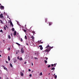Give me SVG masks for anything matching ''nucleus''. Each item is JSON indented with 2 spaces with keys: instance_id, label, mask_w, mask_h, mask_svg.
<instances>
[{
  "instance_id": "nucleus-1",
  "label": "nucleus",
  "mask_w": 79,
  "mask_h": 79,
  "mask_svg": "<svg viewBox=\"0 0 79 79\" xmlns=\"http://www.w3.org/2000/svg\"><path fill=\"white\" fill-rule=\"evenodd\" d=\"M50 48H49L48 49H46L44 51V53H46V52H48V53L50 51Z\"/></svg>"
},
{
  "instance_id": "nucleus-2",
  "label": "nucleus",
  "mask_w": 79,
  "mask_h": 79,
  "mask_svg": "<svg viewBox=\"0 0 79 79\" xmlns=\"http://www.w3.org/2000/svg\"><path fill=\"white\" fill-rule=\"evenodd\" d=\"M35 56H38L39 55V53L37 52V51H35Z\"/></svg>"
},
{
  "instance_id": "nucleus-3",
  "label": "nucleus",
  "mask_w": 79,
  "mask_h": 79,
  "mask_svg": "<svg viewBox=\"0 0 79 79\" xmlns=\"http://www.w3.org/2000/svg\"><path fill=\"white\" fill-rule=\"evenodd\" d=\"M8 23H10V25H11V26H12V27H13V23H12V22H11V21L9 22H8Z\"/></svg>"
},
{
  "instance_id": "nucleus-4",
  "label": "nucleus",
  "mask_w": 79,
  "mask_h": 79,
  "mask_svg": "<svg viewBox=\"0 0 79 79\" xmlns=\"http://www.w3.org/2000/svg\"><path fill=\"white\" fill-rule=\"evenodd\" d=\"M21 52L22 53H24V50H23V48H22L21 49Z\"/></svg>"
},
{
  "instance_id": "nucleus-5",
  "label": "nucleus",
  "mask_w": 79,
  "mask_h": 79,
  "mask_svg": "<svg viewBox=\"0 0 79 79\" xmlns=\"http://www.w3.org/2000/svg\"><path fill=\"white\" fill-rule=\"evenodd\" d=\"M0 17L1 18H3V14H1V15H0Z\"/></svg>"
},
{
  "instance_id": "nucleus-6",
  "label": "nucleus",
  "mask_w": 79,
  "mask_h": 79,
  "mask_svg": "<svg viewBox=\"0 0 79 79\" xmlns=\"http://www.w3.org/2000/svg\"><path fill=\"white\" fill-rule=\"evenodd\" d=\"M0 8L1 9H2V10H4V6H1Z\"/></svg>"
},
{
  "instance_id": "nucleus-7",
  "label": "nucleus",
  "mask_w": 79,
  "mask_h": 79,
  "mask_svg": "<svg viewBox=\"0 0 79 79\" xmlns=\"http://www.w3.org/2000/svg\"><path fill=\"white\" fill-rule=\"evenodd\" d=\"M14 35H16V31H15L14 33Z\"/></svg>"
},
{
  "instance_id": "nucleus-8",
  "label": "nucleus",
  "mask_w": 79,
  "mask_h": 79,
  "mask_svg": "<svg viewBox=\"0 0 79 79\" xmlns=\"http://www.w3.org/2000/svg\"><path fill=\"white\" fill-rule=\"evenodd\" d=\"M52 22H50L49 23V26H50V25H52Z\"/></svg>"
},
{
  "instance_id": "nucleus-9",
  "label": "nucleus",
  "mask_w": 79,
  "mask_h": 79,
  "mask_svg": "<svg viewBox=\"0 0 79 79\" xmlns=\"http://www.w3.org/2000/svg\"><path fill=\"white\" fill-rule=\"evenodd\" d=\"M31 38H32V40H34V37L33 36H32L31 37Z\"/></svg>"
},
{
  "instance_id": "nucleus-10",
  "label": "nucleus",
  "mask_w": 79,
  "mask_h": 79,
  "mask_svg": "<svg viewBox=\"0 0 79 79\" xmlns=\"http://www.w3.org/2000/svg\"><path fill=\"white\" fill-rule=\"evenodd\" d=\"M20 74H21V76H23V75H24V74H23V72H21L20 73Z\"/></svg>"
},
{
  "instance_id": "nucleus-11",
  "label": "nucleus",
  "mask_w": 79,
  "mask_h": 79,
  "mask_svg": "<svg viewBox=\"0 0 79 79\" xmlns=\"http://www.w3.org/2000/svg\"><path fill=\"white\" fill-rule=\"evenodd\" d=\"M8 38H9V39H11V36H10V35H8Z\"/></svg>"
},
{
  "instance_id": "nucleus-12",
  "label": "nucleus",
  "mask_w": 79,
  "mask_h": 79,
  "mask_svg": "<svg viewBox=\"0 0 79 79\" xmlns=\"http://www.w3.org/2000/svg\"><path fill=\"white\" fill-rule=\"evenodd\" d=\"M10 66L11 68H13V65H12V64H10Z\"/></svg>"
},
{
  "instance_id": "nucleus-13",
  "label": "nucleus",
  "mask_w": 79,
  "mask_h": 79,
  "mask_svg": "<svg viewBox=\"0 0 79 79\" xmlns=\"http://www.w3.org/2000/svg\"><path fill=\"white\" fill-rule=\"evenodd\" d=\"M49 47V45H48L46 46V48H48Z\"/></svg>"
},
{
  "instance_id": "nucleus-14",
  "label": "nucleus",
  "mask_w": 79,
  "mask_h": 79,
  "mask_svg": "<svg viewBox=\"0 0 79 79\" xmlns=\"http://www.w3.org/2000/svg\"><path fill=\"white\" fill-rule=\"evenodd\" d=\"M16 44H17V45H19V46H20V45H21V44H19V43H16Z\"/></svg>"
},
{
  "instance_id": "nucleus-15",
  "label": "nucleus",
  "mask_w": 79,
  "mask_h": 79,
  "mask_svg": "<svg viewBox=\"0 0 79 79\" xmlns=\"http://www.w3.org/2000/svg\"><path fill=\"white\" fill-rule=\"evenodd\" d=\"M17 61V60H15L14 61V63H16Z\"/></svg>"
},
{
  "instance_id": "nucleus-16",
  "label": "nucleus",
  "mask_w": 79,
  "mask_h": 79,
  "mask_svg": "<svg viewBox=\"0 0 79 79\" xmlns=\"http://www.w3.org/2000/svg\"><path fill=\"white\" fill-rule=\"evenodd\" d=\"M40 76H42V73H40Z\"/></svg>"
},
{
  "instance_id": "nucleus-17",
  "label": "nucleus",
  "mask_w": 79,
  "mask_h": 79,
  "mask_svg": "<svg viewBox=\"0 0 79 79\" xmlns=\"http://www.w3.org/2000/svg\"><path fill=\"white\" fill-rule=\"evenodd\" d=\"M12 31H15V29H14V28H12Z\"/></svg>"
},
{
  "instance_id": "nucleus-18",
  "label": "nucleus",
  "mask_w": 79,
  "mask_h": 79,
  "mask_svg": "<svg viewBox=\"0 0 79 79\" xmlns=\"http://www.w3.org/2000/svg\"><path fill=\"white\" fill-rule=\"evenodd\" d=\"M18 52H19V51H17L16 52V54H18Z\"/></svg>"
},
{
  "instance_id": "nucleus-19",
  "label": "nucleus",
  "mask_w": 79,
  "mask_h": 79,
  "mask_svg": "<svg viewBox=\"0 0 79 79\" xmlns=\"http://www.w3.org/2000/svg\"><path fill=\"white\" fill-rule=\"evenodd\" d=\"M0 21L1 22H0L1 23H2V24H3V22L2 21V20H0Z\"/></svg>"
},
{
  "instance_id": "nucleus-20",
  "label": "nucleus",
  "mask_w": 79,
  "mask_h": 79,
  "mask_svg": "<svg viewBox=\"0 0 79 79\" xmlns=\"http://www.w3.org/2000/svg\"><path fill=\"white\" fill-rule=\"evenodd\" d=\"M25 39H27V36H26V35L25 36Z\"/></svg>"
},
{
  "instance_id": "nucleus-21",
  "label": "nucleus",
  "mask_w": 79,
  "mask_h": 79,
  "mask_svg": "<svg viewBox=\"0 0 79 79\" xmlns=\"http://www.w3.org/2000/svg\"><path fill=\"white\" fill-rule=\"evenodd\" d=\"M44 61H45V64H46V63H47V61L46 60H45Z\"/></svg>"
},
{
  "instance_id": "nucleus-22",
  "label": "nucleus",
  "mask_w": 79,
  "mask_h": 79,
  "mask_svg": "<svg viewBox=\"0 0 79 79\" xmlns=\"http://www.w3.org/2000/svg\"><path fill=\"white\" fill-rule=\"evenodd\" d=\"M40 49L42 50L43 49V48L42 47H41L40 48Z\"/></svg>"
},
{
  "instance_id": "nucleus-23",
  "label": "nucleus",
  "mask_w": 79,
  "mask_h": 79,
  "mask_svg": "<svg viewBox=\"0 0 79 79\" xmlns=\"http://www.w3.org/2000/svg\"><path fill=\"white\" fill-rule=\"evenodd\" d=\"M52 70H55V68H52V69H51Z\"/></svg>"
},
{
  "instance_id": "nucleus-24",
  "label": "nucleus",
  "mask_w": 79,
  "mask_h": 79,
  "mask_svg": "<svg viewBox=\"0 0 79 79\" xmlns=\"http://www.w3.org/2000/svg\"><path fill=\"white\" fill-rule=\"evenodd\" d=\"M4 69H5V70H7V69L6 67H4Z\"/></svg>"
},
{
  "instance_id": "nucleus-25",
  "label": "nucleus",
  "mask_w": 79,
  "mask_h": 79,
  "mask_svg": "<svg viewBox=\"0 0 79 79\" xmlns=\"http://www.w3.org/2000/svg\"><path fill=\"white\" fill-rule=\"evenodd\" d=\"M47 19H45V23H47Z\"/></svg>"
},
{
  "instance_id": "nucleus-26",
  "label": "nucleus",
  "mask_w": 79,
  "mask_h": 79,
  "mask_svg": "<svg viewBox=\"0 0 79 79\" xmlns=\"http://www.w3.org/2000/svg\"><path fill=\"white\" fill-rule=\"evenodd\" d=\"M8 60H10V56H8Z\"/></svg>"
},
{
  "instance_id": "nucleus-27",
  "label": "nucleus",
  "mask_w": 79,
  "mask_h": 79,
  "mask_svg": "<svg viewBox=\"0 0 79 79\" xmlns=\"http://www.w3.org/2000/svg\"><path fill=\"white\" fill-rule=\"evenodd\" d=\"M53 47H50L49 48H50V49H52V48H53Z\"/></svg>"
},
{
  "instance_id": "nucleus-28",
  "label": "nucleus",
  "mask_w": 79,
  "mask_h": 79,
  "mask_svg": "<svg viewBox=\"0 0 79 79\" xmlns=\"http://www.w3.org/2000/svg\"><path fill=\"white\" fill-rule=\"evenodd\" d=\"M0 32H3V31L2 30H0Z\"/></svg>"
},
{
  "instance_id": "nucleus-29",
  "label": "nucleus",
  "mask_w": 79,
  "mask_h": 79,
  "mask_svg": "<svg viewBox=\"0 0 79 79\" xmlns=\"http://www.w3.org/2000/svg\"><path fill=\"white\" fill-rule=\"evenodd\" d=\"M4 30H6V27H4Z\"/></svg>"
},
{
  "instance_id": "nucleus-30",
  "label": "nucleus",
  "mask_w": 79,
  "mask_h": 79,
  "mask_svg": "<svg viewBox=\"0 0 79 79\" xmlns=\"http://www.w3.org/2000/svg\"><path fill=\"white\" fill-rule=\"evenodd\" d=\"M45 60H48V58H47V57H45Z\"/></svg>"
},
{
  "instance_id": "nucleus-31",
  "label": "nucleus",
  "mask_w": 79,
  "mask_h": 79,
  "mask_svg": "<svg viewBox=\"0 0 79 79\" xmlns=\"http://www.w3.org/2000/svg\"><path fill=\"white\" fill-rule=\"evenodd\" d=\"M17 59H18V60H19V56H18L17 57Z\"/></svg>"
},
{
  "instance_id": "nucleus-32",
  "label": "nucleus",
  "mask_w": 79,
  "mask_h": 79,
  "mask_svg": "<svg viewBox=\"0 0 79 79\" xmlns=\"http://www.w3.org/2000/svg\"><path fill=\"white\" fill-rule=\"evenodd\" d=\"M55 78H56L57 77V76L56 75L55 76Z\"/></svg>"
},
{
  "instance_id": "nucleus-33",
  "label": "nucleus",
  "mask_w": 79,
  "mask_h": 79,
  "mask_svg": "<svg viewBox=\"0 0 79 79\" xmlns=\"http://www.w3.org/2000/svg\"><path fill=\"white\" fill-rule=\"evenodd\" d=\"M23 31H24L25 32H26V30L25 29H23Z\"/></svg>"
},
{
  "instance_id": "nucleus-34",
  "label": "nucleus",
  "mask_w": 79,
  "mask_h": 79,
  "mask_svg": "<svg viewBox=\"0 0 79 79\" xmlns=\"http://www.w3.org/2000/svg\"><path fill=\"white\" fill-rule=\"evenodd\" d=\"M29 76L30 77H32V74H30Z\"/></svg>"
},
{
  "instance_id": "nucleus-35",
  "label": "nucleus",
  "mask_w": 79,
  "mask_h": 79,
  "mask_svg": "<svg viewBox=\"0 0 79 79\" xmlns=\"http://www.w3.org/2000/svg\"><path fill=\"white\" fill-rule=\"evenodd\" d=\"M50 65H48V68H50Z\"/></svg>"
},
{
  "instance_id": "nucleus-36",
  "label": "nucleus",
  "mask_w": 79,
  "mask_h": 79,
  "mask_svg": "<svg viewBox=\"0 0 79 79\" xmlns=\"http://www.w3.org/2000/svg\"><path fill=\"white\" fill-rule=\"evenodd\" d=\"M19 60H23V58H22V57H20L19 58Z\"/></svg>"
},
{
  "instance_id": "nucleus-37",
  "label": "nucleus",
  "mask_w": 79,
  "mask_h": 79,
  "mask_svg": "<svg viewBox=\"0 0 79 79\" xmlns=\"http://www.w3.org/2000/svg\"><path fill=\"white\" fill-rule=\"evenodd\" d=\"M26 45H29V44H28L27 43H26Z\"/></svg>"
},
{
  "instance_id": "nucleus-38",
  "label": "nucleus",
  "mask_w": 79,
  "mask_h": 79,
  "mask_svg": "<svg viewBox=\"0 0 79 79\" xmlns=\"http://www.w3.org/2000/svg\"><path fill=\"white\" fill-rule=\"evenodd\" d=\"M8 50H10V48H9L8 49Z\"/></svg>"
},
{
  "instance_id": "nucleus-39",
  "label": "nucleus",
  "mask_w": 79,
  "mask_h": 79,
  "mask_svg": "<svg viewBox=\"0 0 79 79\" xmlns=\"http://www.w3.org/2000/svg\"><path fill=\"white\" fill-rule=\"evenodd\" d=\"M39 47H40H40H42V46L40 45V46H39Z\"/></svg>"
},
{
  "instance_id": "nucleus-40",
  "label": "nucleus",
  "mask_w": 79,
  "mask_h": 79,
  "mask_svg": "<svg viewBox=\"0 0 79 79\" xmlns=\"http://www.w3.org/2000/svg\"><path fill=\"white\" fill-rule=\"evenodd\" d=\"M35 59L36 60L37 59V57H34Z\"/></svg>"
},
{
  "instance_id": "nucleus-41",
  "label": "nucleus",
  "mask_w": 79,
  "mask_h": 79,
  "mask_svg": "<svg viewBox=\"0 0 79 79\" xmlns=\"http://www.w3.org/2000/svg\"><path fill=\"white\" fill-rule=\"evenodd\" d=\"M38 44H40V41H38Z\"/></svg>"
},
{
  "instance_id": "nucleus-42",
  "label": "nucleus",
  "mask_w": 79,
  "mask_h": 79,
  "mask_svg": "<svg viewBox=\"0 0 79 79\" xmlns=\"http://www.w3.org/2000/svg\"><path fill=\"white\" fill-rule=\"evenodd\" d=\"M55 64H54V67H55V66H56V65Z\"/></svg>"
},
{
  "instance_id": "nucleus-43",
  "label": "nucleus",
  "mask_w": 79,
  "mask_h": 79,
  "mask_svg": "<svg viewBox=\"0 0 79 79\" xmlns=\"http://www.w3.org/2000/svg\"><path fill=\"white\" fill-rule=\"evenodd\" d=\"M23 39H22V38H21V41L22 42V41H23Z\"/></svg>"
},
{
  "instance_id": "nucleus-44",
  "label": "nucleus",
  "mask_w": 79,
  "mask_h": 79,
  "mask_svg": "<svg viewBox=\"0 0 79 79\" xmlns=\"http://www.w3.org/2000/svg\"><path fill=\"white\" fill-rule=\"evenodd\" d=\"M2 68H4V67H5V66H3V65H2Z\"/></svg>"
},
{
  "instance_id": "nucleus-45",
  "label": "nucleus",
  "mask_w": 79,
  "mask_h": 79,
  "mask_svg": "<svg viewBox=\"0 0 79 79\" xmlns=\"http://www.w3.org/2000/svg\"><path fill=\"white\" fill-rule=\"evenodd\" d=\"M28 71H31V69H29Z\"/></svg>"
},
{
  "instance_id": "nucleus-46",
  "label": "nucleus",
  "mask_w": 79,
  "mask_h": 79,
  "mask_svg": "<svg viewBox=\"0 0 79 79\" xmlns=\"http://www.w3.org/2000/svg\"><path fill=\"white\" fill-rule=\"evenodd\" d=\"M40 44H43V42H40Z\"/></svg>"
},
{
  "instance_id": "nucleus-47",
  "label": "nucleus",
  "mask_w": 79,
  "mask_h": 79,
  "mask_svg": "<svg viewBox=\"0 0 79 79\" xmlns=\"http://www.w3.org/2000/svg\"><path fill=\"white\" fill-rule=\"evenodd\" d=\"M27 63V62H25V63H24V64H26Z\"/></svg>"
},
{
  "instance_id": "nucleus-48",
  "label": "nucleus",
  "mask_w": 79,
  "mask_h": 79,
  "mask_svg": "<svg viewBox=\"0 0 79 79\" xmlns=\"http://www.w3.org/2000/svg\"><path fill=\"white\" fill-rule=\"evenodd\" d=\"M54 65H53V64H52V66H53Z\"/></svg>"
},
{
  "instance_id": "nucleus-49",
  "label": "nucleus",
  "mask_w": 79,
  "mask_h": 79,
  "mask_svg": "<svg viewBox=\"0 0 79 79\" xmlns=\"http://www.w3.org/2000/svg\"><path fill=\"white\" fill-rule=\"evenodd\" d=\"M6 27L7 28H8V27H7V26H6Z\"/></svg>"
},
{
  "instance_id": "nucleus-50",
  "label": "nucleus",
  "mask_w": 79,
  "mask_h": 79,
  "mask_svg": "<svg viewBox=\"0 0 79 79\" xmlns=\"http://www.w3.org/2000/svg\"><path fill=\"white\" fill-rule=\"evenodd\" d=\"M31 64H32V66H33V63H31Z\"/></svg>"
},
{
  "instance_id": "nucleus-51",
  "label": "nucleus",
  "mask_w": 79,
  "mask_h": 79,
  "mask_svg": "<svg viewBox=\"0 0 79 79\" xmlns=\"http://www.w3.org/2000/svg\"><path fill=\"white\" fill-rule=\"evenodd\" d=\"M6 63H8V61H6Z\"/></svg>"
},
{
  "instance_id": "nucleus-52",
  "label": "nucleus",
  "mask_w": 79,
  "mask_h": 79,
  "mask_svg": "<svg viewBox=\"0 0 79 79\" xmlns=\"http://www.w3.org/2000/svg\"><path fill=\"white\" fill-rule=\"evenodd\" d=\"M33 71H34L32 70V72H31V73H33Z\"/></svg>"
},
{
  "instance_id": "nucleus-53",
  "label": "nucleus",
  "mask_w": 79,
  "mask_h": 79,
  "mask_svg": "<svg viewBox=\"0 0 79 79\" xmlns=\"http://www.w3.org/2000/svg\"><path fill=\"white\" fill-rule=\"evenodd\" d=\"M0 79H2V77H0Z\"/></svg>"
},
{
  "instance_id": "nucleus-54",
  "label": "nucleus",
  "mask_w": 79,
  "mask_h": 79,
  "mask_svg": "<svg viewBox=\"0 0 79 79\" xmlns=\"http://www.w3.org/2000/svg\"><path fill=\"white\" fill-rule=\"evenodd\" d=\"M33 34H34V33H35V32H34V31H33Z\"/></svg>"
},
{
  "instance_id": "nucleus-55",
  "label": "nucleus",
  "mask_w": 79,
  "mask_h": 79,
  "mask_svg": "<svg viewBox=\"0 0 79 79\" xmlns=\"http://www.w3.org/2000/svg\"><path fill=\"white\" fill-rule=\"evenodd\" d=\"M48 52H47V53L46 54H48Z\"/></svg>"
},
{
  "instance_id": "nucleus-56",
  "label": "nucleus",
  "mask_w": 79,
  "mask_h": 79,
  "mask_svg": "<svg viewBox=\"0 0 79 79\" xmlns=\"http://www.w3.org/2000/svg\"><path fill=\"white\" fill-rule=\"evenodd\" d=\"M49 74H50V73H48V75H49Z\"/></svg>"
},
{
  "instance_id": "nucleus-57",
  "label": "nucleus",
  "mask_w": 79,
  "mask_h": 79,
  "mask_svg": "<svg viewBox=\"0 0 79 79\" xmlns=\"http://www.w3.org/2000/svg\"><path fill=\"white\" fill-rule=\"evenodd\" d=\"M0 56H2L0 54Z\"/></svg>"
},
{
  "instance_id": "nucleus-58",
  "label": "nucleus",
  "mask_w": 79,
  "mask_h": 79,
  "mask_svg": "<svg viewBox=\"0 0 79 79\" xmlns=\"http://www.w3.org/2000/svg\"><path fill=\"white\" fill-rule=\"evenodd\" d=\"M25 27H26V25H25Z\"/></svg>"
},
{
  "instance_id": "nucleus-59",
  "label": "nucleus",
  "mask_w": 79,
  "mask_h": 79,
  "mask_svg": "<svg viewBox=\"0 0 79 79\" xmlns=\"http://www.w3.org/2000/svg\"><path fill=\"white\" fill-rule=\"evenodd\" d=\"M40 42H41V40H40Z\"/></svg>"
},
{
  "instance_id": "nucleus-60",
  "label": "nucleus",
  "mask_w": 79,
  "mask_h": 79,
  "mask_svg": "<svg viewBox=\"0 0 79 79\" xmlns=\"http://www.w3.org/2000/svg\"><path fill=\"white\" fill-rule=\"evenodd\" d=\"M20 61H21V60H19Z\"/></svg>"
},
{
  "instance_id": "nucleus-61",
  "label": "nucleus",
  "mask_w": 79,
  "mask_h": 79,
  "mask_svg": "<svg viewBox=\"0 0 79 79\" xmlns=\"http://www.w3.org/2000/svg\"><path fill=\"white\" fill-rule=\"evenodd\" d=\"M28 61H30V60H28Z\"/></svg>"
},
{
  "instance_id": "nucleus-62",
  "label": "nucleus",
  "mask_w": 79,
  "mask_h": 79,
  "mask_svg": "<svg viewBox=\"0 0 79 79\" xmlns=\"http://www.w3.org/2000/svg\"><path fill=\"white\" fill-rule=\"evenodd\" d=\"M0 5L1 6V4L0 3Z\"/></svg>"
},
{
  "instance_id": "nucleus-63",
  "label": "nucleus",
  "mask_w": 79,
  "mask_h": 79,
  "mask_svg": "<svg viewBox=\"0 0 79 79\" xmlns=\"http://www.w3.org/2000/svg\"><path fill=\"white\" fill-rule=\"evenodd\" d=\"M54 75H55V73Z\"/></svg>"
},
{
  "instance_id": "nucleus-64",
  "label": "nucleus",
  "mask_w": 79,
  "mask_h": 79,
  "mask_svg": "<svg viewBox=\"0 0 79 79\" xmlns=\"http://www.w3.org/2000/svg\"><path fill=\"white\" fill-rule=\"evenodd\" d=\"M9 60V61H10V60Z\"/></svg>"
}]
</instances>
